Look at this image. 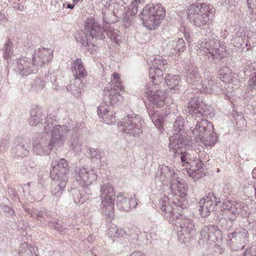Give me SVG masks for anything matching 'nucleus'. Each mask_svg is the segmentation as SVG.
Instances as JSON below:
<instances>
[{"instance_id": "de8ad7c7", "label": "nucleus", "mask_w": 256, "mask_h": 256, "mask_svg": "<svg viewBox=\"0 0 256 256\" xmlns=\"http://www.w3.org/2000/svg\"><path fill=\"white\" fill-rule=\"evenodd\" d=\"M40 116L38 114H33L31 113L30 118L28 119L30 125L36 126L40 121Z\"/></svg>"}, {"instance_id": "603ef678", "label": "nucleus", "mask_w": 256, "mask_h": 256, "mask_svg": "<svg viewBox=\"0 0 256 256\" xmlns=\"http://www.w3.org/2000/svg\"><path fill=\"white\" fill-rule=\"evenodd\" d=\"M28 244L24 242L20 244L18 251L19 254H22L26 253L28 250Z\"/></svg>"}, {"instance_id": "09e8293b", "label": "nucleus", "mask_w": 256, "mask_h": 256, "mask_svg": "<svg viewBox=\"0 0 256 256\" xmlns=\"http://www.w3.org/2000/svg\"><path fill=\"white\" fill-rule=\"evenodd\" d=\"M89 150L90 154L92 158H95L98 160H100L102 159V156L99 150L94 148H90Z\"/></svg>"}, {"instance_id": "cd10ccee", "label": "nucleus", "mask_w": 256, "mask_h": 256, "mask_svg": "<svg viewBox=\"0 0 256 256\" xmlns=\"http://www.w3.org/2000/svg\"><path fill=\"white\" fill-rule=\"evenodd\" d=\"M214 84L212 79L208 76V78H205L204 80H201L198 84L196 88L202 92L205 93H210L214 90Z\"/></svg>"}, {"instance_id": "864d4df0", "label": "nucleus", "mask_w": 256, "mask_h": 256, "mask_svg": "<svg viewBox=\"0 0 256 256\" xmlns=\"http://www.w3.org/2000/svg\"><path fill=\"white\" fill-rule=\"evenodd\" d=\"M50 226V227L53 228H54L56 229L58 231L61 232L62 231V226L58 224L56 222H49Z\"/></svg>"}, {"instance_id": "39448f33", "label": "nucleus", "mask_w": 256, "mask_h": 256, "mask_svg": "<svg viewBox=\"0 0 256 256\" xmlns=\"http://www.w3.org/2000/svg\"><path fill=\"white\" fill-rule=\"evenodd\" d=\"M51 167L50 175L53 181L50 192L54 200L58 201L63 194L68 180V163L64 158H61L58 162H52Z\"/></svg>"}, {"instance_id": "c9c22d12", "label": "nucleus", "mask_w": 256, "mask_h": 256, "mask_svg": "<svg viewBox=\"0 0 256 256\" xmlns=\"http://www.w3.org/2000/svg\"><path fill=\"white\" fill-rule=\"evenodd\" d=\"M186 80L188 82L193 85L196 86L200 81V77L198 73V70L196 68H192L190 69L186 74Z\"/></svg>"}, {"instance_id": "f03ea898", "label": "nucleus", "mask_w": 256, "mask_h": 256, "mask_svg": "<svg viewBox=\"0 0 256 256\" xmlns=\"http://www.w3.org/2000/svg\"><path fill=\"white\" fill-rule=\"evenodd\" d=\"M44 131L46 133L50 132L51 138L46 146L43 142L34 144V152L37 155L47 154L53 148L58 149L63 146L70 130L66 126L56 124V121H52L50 118H47L45 122Z\"/></svg>"}, {"instance_id": "4468645a", "label": "nucleus", "mask_w": 256, "mask_h": 256, "mask_svg": "<svg viewBox=\"0 0 256 256\" xmlns=\"http://www.w3.org/2000/svg\"><path fill=\"white\" fill-rule=\"evenodd\" d=\"M218 202L220 201L213 194L209 193L208 195L202 198L198 202L199 210L202 216L206 217L210 215Z\"/></svg>"}, {"instance_id": "f257e3e1", "label": "nucleus", "mask_w": 256, "mask_h": 256, "mask_svg": "<svg viewBox=\"0 0 256 256\" xmlns=\"http://www.w3.org/2000/svg\"><path fill=\"white\" fill-rule=\"evenodd\" d=\"M187 108L190 114L200 118L192 131L196 140L206 146L214 145L218 138L214 131L213 124L204 118L214 116L213 108L202 102L200 103L196 98H194L189 102Z\"/></svg>"}, {"instance_id": "a19ab883", "label": "nucleus", "mask_w": 256, "mask_h": 256, "mask_svg": "<svg viewBox=\"0 0 256 256\" xmlns=\"http://www.w3.org/2000/svg\"><path fill=\"white\" fill-rule=\"evenodd\" d=\"M232 235L233 236V237L243 240L244 242L248 241V234L244 228H240L237 232L232 233Z\"/></svg>"}, {"instance_id": "4be33fe9", "label": "nucleus", "mask_w": 256, "mask_h": 256, "mask_svg": "<svg viewBox=\"0 0 256 256\" xmlns=\"http://www.w3.org/2000/svg\"><path fill=\"white\" fill-rule=\"evenodd\" d=\"M71 193L73 196L74 202L76 204H82L90 199L91 191L86 186H84L80 189H72Z\"/></svg>"}, {"instance_id": "a211bd4d", "label": "nucleus", "mask_w": 256, "mask_h": 256, "mask_svg": "<svg viewBox=\"0 0 256 256\" xmlns=\"http://www.w3.org/2000/svg\"><path fill=\"white\" fill-rule=\"evenodd\" d=\"M112 106L102 102L97 110L98 114L100 120L104 123L110 124L116 122L115 112L112 110Z\"/></svg>"}, {"instance_id": "9d476101", "label": "nucleus", "mask_w": 256, "mask_h": 256, "mask_svg": "<svg viewBox=\"0 0 256 256\" xmlns=\"http://www.w3.org/2000/svg\"><path fill=\"white\" fill-rule=\"evenodd\" d=\"M119 130L127 134L136 136L142 132V118L135 114H128L118 124Z\"/></svg>"}, {"instance_id": "6ab92c4d", "label": "nucleus", "mask_w": 256, "mask_h": 256, "mask_svg": "<svg viewBox=\"0 0 256 256\" xmlns=\"http://www.w3.org/2000/svg\"><path fill=\"white\" fill-rule=\"evenodd\" d=\"M116 205L120 211L129 212L138 205L137 200L132 198L127 197L124 193H118L116 196Z\"/></svg>"}, {"instance_id": "4c0bfd02", "label": "nucleus", "mask_w": 256, "mask_h": 256, "mask_svg": "<svg viewBox=\"0 0 256 256\" xmlns=\"http://www.w3.org/2000/svg\"><path fill=\"white\" fill-rule=\"evenodd\" d=\"M137 4V0H134L131 2L130 5L129 6L128 10L126 12V16L124 18L125 22H130L132 20V17L134 16L138 12V8L136 6Z\"/></svg>"}, {"instance_id": "0e129e2a", "label": "nucleus", "mask_w": 256, "mask_h": 256, "mask_svg": "<svg viewBox=\"0 0 256 256\" xmlns=\"http://www.w3.org/2000/svg\"><path fill=\"white\" fill-rule=\"evenodd\" d=\"M206 137H207L208 140H212V138H210V133H208V134L207 136H206Z\"/></svg>"}, {"instance_id": "f3484780", "label": "nucleus", "mask_w": 256, "mask_h": 256, "mask_svg": "<svg viewBox=\"0 0 256 256\" xmlns=\"http://www.w3.org/2000/svg\"><path fill=\"white\" fill-rule=\"evenodd\" d=\"M52 50L50 48L36 49L33 54L32 62L38 66V68L40 66L48 64L52 60Z\"/></svg>"}, {"instance_id": "7c9ffc66", "label": "nucleus", "mask_w": 256, "mask_h": 256, "mask_svg": "<svg viewBox=\"0 0 256 256\" xmlns=\"http://www.w3.org/2000/svg\"><path fill=\"white\" fill-rule=\"evenodd\" d=\"M150 78L152 79V80L146 84L144 88V92L147 98L152 94L156 90H158L159 84L163 80H158V78Z\"/></svg>"}, {"instance_id": "6e6d98bb", "label": "nucleus", "mask_w": 256, "mask_h": 256, "mask_svg": "<svg viewBox=\"0 0 256 256\" xmlns=\"http://www.w3.org/2000/svg\"><path fill=\"white\" fill-rule=\"evenodd\" d=\"M13 8L15 11L22 12L24 10V6L21 3L15 4L13 6Z\"/></svg>"}, {"instance_id": "052dcab7", "label": "nucleus", "mask_w": 256, "mask_h": 256, "mask_svg": "<svg viewBox=\"0 0 256 256\" xmlns=\"http://www.w3.org/2000/svg\"><path fill=\"white\" fill-rule=\"evenodd\" d=\"M6 20L5 15L2 13H0V24L4 22Z\"/></svg>"}, {"instance_id": "e433bc0d", "label": "nucleus", "mask_w": 256, "mask_h": 256, "mask_svg": "<svg viewBox=\"0 0 256 256\" xmlns=\"http://www.w3.org/2000/svg\"><path fill=\"white\" fill-rule=\"evenodd\" d=\"M221 79L224 82L227 83L226 88H229L230 84L237 86L240 82L238 75L235 74H225Z\"/></svg>"}, {"instance_id": "37998d69", "label": "nucleus", "mask_w": 256, "mask_h": 256, "mask_svg": "<svg viewBox=\"0 0 256 256\" xmlns=\"http://www.w3.org/2000/svg\"><path fill=\"white\" fill-rule=\"evenodd\" d=\"M70 146L74 152L79 154L81 152V144L78 138H75L70 142Z\"/></svg>"}, {"instance_id": "8fccbe9b", "label": "nucleus", "mask_w": 256, "mask_h": 256, "mask_svg": "<svg viewBox=\"0 0 256 256\" xmlns=\"http://www.w3.org/2000/svg\"><path fill=\"white\" fill-rule=\"evenodd\" d=\"M248 6L250 13H256V0H247Z\"/></svg>"}, {"instance_id": "680f3d73", "label": "nucleus", "mask_w": 256, "mask_h": 256, "mask_svg": "<svg viewBox=\"0 0 256 256\" xmlns=\"http://www.w3.org/2000/svg\"><path fill=\"white\" fill-rule=\"evenodd\" d=\"M75 4H68L67 5V6H66V7H67V8H68L72 9V8H74V5H75Z\"/></svg>"}, {"instance_id": "412c9836", "label": "nucleus", "mask_w": 256, "mask_h": 256, "mask_svg": "<svg viewBox=\"0 0 256 256\" xmlns=\"http://www.w3.org/2000/svg\"><path fill=\"white\" fill-rule=\"evenodd\" d=\"M185 42L182 38L169 40L165 46L164 50L169 54H178L184 50Z\"/></svg>"}, {"instance_id": "4d7b16f0", "label": "nucleus", "mask_w": 256, "mask_h": 256, "mask_svg": "<svg viewBox=\"0 0 256 256\" xmlns=\"http://www.w3.org/2000/svg\"><path fill=\"white\" fill-rule=\"evenodd\" d=\"M124 232L122 229L116 228V234L114 236V238H120L124 236Z\"/></svg>"}, {"instance_id": "c756f323", "label": "nucleus", "mask_w": 256, "mask_h": 256, "mask_svg": "<svg viewBox=\"0 0 256 256\" xmlns=\"http://www.w3.org/2000/svg\"><path fill=\"white\" fill-rule=\"evenodd\" d=\"M17 46L18 43L14 40H9L4 44L3 48L4 58L8 62L11 58L13 54L14 49L16 50Z\"/></svg>"}, {"instance_id": "3c124183", "label": "nucleus", "mask_w": 256, "mask_h": 256, "mask_svg": "<svg viewBox=\"0 0 256 256\" xmlns=\"http://www.w3.org/2000/svg\"><path fill=\"white\" fill-rule=\"evenodd\" d=\"M221 207L222 210H225L232 208L234 207H236V206L232 202V201L228 200H225L223 201Z\"/></svg>"}, {"instance_id": "473e14b6", "label": "nucleus", "mask_w": 256, "mask_h": 256, "mask_svg": "<svg viewBox=\"0 0 256 256\" xmlns=\"http://www.w3.org/2000/svg\"><path fill=\"white\" fill-rule=\"evenodd\" d=\"M148 114L154 126L160 130L164 122V115L160 111L154 110L148 111Z\"/></svg>"}, {"instance_id": "5701e85b", "label": "nucleus", "mask_w": 256, "mask_h": 256, "mask_svg": "<svg viewBox=\"0 0 256 256\" xmlns=\"http://www.w3.org/2000/svg\"><path fill=\"white\" fill-rule=\"evenodd\" d=\"M101 200H114L116 194L114 186L110 183L103 184L100 187Z\"/></svg>"}, {"instance_id": "dca6fc26", "label": "nucleus", "mask_w": 256, "mask_h": 256, "mask_svg": "<svg viewBox=\"0 0 256 256\" xmlns=\"http://www.w3.org/2000/svg\"><path fill=\"white\" fill-rule=\"evenodd\" d=\"M84 29L92 39L104 38V28L94 18H88L85 22Z\"/></svg>"}, {"instance_id": "1a4fd4ad", "label": "nucleus", "mask_w": 256, "mask_h": 256, "mask_svg": "<svg viewBox=\"0 0 256 256\" xmlns=\"http://www.w3.org/2000/svg\"><path fill=\"white\" fill-rule=\"evenodd\" d=\"M196 50L212 60H220L224 58L226 54L224 42L214 38L198 42Z\"/></svg>"}, {"instance_id": "f8f14e48", "label": "nucleus", "mask_w": 256, "mask_h": 256, "mask_svg": "<svg viewBox=\"0 0 256 256\" xmlns=\"http://www.w3.org/2000/svg\"><path fill=\"white\" fill-rule=\"evenodd\" d=\"M14 70L17 74L21 76H28L38 72V66L32 60H28L27 58L16 60L14 64Z\"/></svg>"}, {"instance_id": "69168bd1", "label": "nucleus", "mask_w": 256, "mask_h": 256, "mask_svg": "<svg viewBox=\"0 0 256 256\" xmlns=\"http://www.w3.org/2000/svg\"><path fill=\"white\" fill-rule=\"evenodd\" d=\"M88 241H91V240H92V236H90L88 238Z\"/></svg>"}, {"instance_id": "58836bf2", "label": "nucleus", "mask_w": 256, "mask_h": 256, "mask_svg": "<svg viewBox=\"0 0 256 256\" xmlns=\"http://www.w3.org/2000/svg\"><path fill=\"white\" fill-rule=\"evenodd\" d=\"M76 38L78 42L81 44L84 47L89 46L91 43L90 40H92L91 38H89L88 34L86 32H84L82 31L78 32V34L76 36Z\"/></svg>"}, {"instance_id": "393cba45", "label": "nucleus", "mask_w": 256, "mask_h": 256, "mask_svg": "<svg viewBox=\"0 0 256 256\" xmlns=\"http://www.w3.org/2000/svg\"><path fill=\"white\" fill-rule=\"evenodd\" d=\"M180 78L178 76L168 74L164 78L166 85L168 86L171 93L178 92L180 86L179 84Z\"/></svg>"}, {"instance_id": "bb28decb", "label": "nucleus", "mask_w": 256, "mask_h": 256, "mask_svg": "<svg viewBox=\"0 0 256 256\" xmlns=\"http://www.w3.org/2000/svg\"><path fill=\"white\" fill-rule=\"evenodd\" d=\"M148 98L154 105L158 107H162L165 104L166 94L160 90H156Z\"/></svg>"}, {"instance_id": "338daca9", "label": "nucleus", "mask_w": 256, "mask_h": 256, "mask_svg": "<svg viewBox=\"0 0 256 256\" xmlns=\"http://www.w3.org/2000/svg\"><path fill=\"white\" fill-rule=\"evenodd\" d=\"M254 191H255V197L256 198V188H254Z\"/></svg>"}, {"instance_id": "e2e57ef3", "label": "nucleus", "mask_w": 256, "mask_h": 256, "mask_svg": "<svg viewBox=\"0 0 256 256\" xmlns=\"http://www.w3.org/2000/svg\"><path fill=\"white\" fill-rule=\"evenodd\" d=\"M80 0H72V2L74 4H77Z\"/></svg>"}, {"instance_id": "f704fd0d", "label": "nucleus", "mask_w": 256, "mask_h": 256, "mask_svg": "<svg viewBox=\"0 0 256 256\" xmlns=\"http://www.w3.org/2000/svg\"><path fill=\"white\" fill-rule=\"evenodd\" d=\"M110 88L118 89V90L122 92L124 88L122 83L120 75L116 72H114L111 76L110 81L109 82Z\"/></svg>"}, {"instance_id": "423d86ee", "label": "nucleus", "mask_w": 256, "mask_h": 256, "mask_svg": "<svg viewBox=\"0 0 256 256\" xmlns=\"http://www.w3.org/2000/svg\"><path fill=\"white\" fill-rule=\"evenodd\" d=\"M156 178L162 183L170 182V188L172 194L180 197L178 201L181 202L186 196V185L178 177V174L172 168L168 166L162 165L157 173Z\"/></svg>"}, {"instance_id": "7ed1b4c3", "label": "nucleus", "mask_w": 256, "mask_h": 256, "mask_svg": "<svg viewBox=\"0 0 256 256\" xmlns=\"http://www.w3.org/2000/svg\"><path fill=\"white\" fill-rule=\"evenodd\" d=\"M158 207L166 218L176 228L180 235L186 234L192 236L196 234L195 224L190 218L180 215L169 204V199L166 195H161L158 200Z\"/></svg>"}, {"instance_id": "ea45409f", "label": "nucleus", "mask_w": 256, "mask_h": 256, "mask_svg": "<svg viewBox=\"0 0 256 256\" xmlns=\"http://www.w3.org/2000/svg\"><path fill=\"white\" fill-rule=\"evenodd\" d=\"M28 152L29 148L26 144H19L16 147L15 153L18 158H22L24 156H26Z\"/></svg>"}, {"instance_id": "2f4dec72", "label": "nucleus", "mask_w": 256, "mask_h": 256, "mask_svg": "<svg viewBox=\"0 0 256 256\" xmlns=\"http://www.w3.org/2000/svg\"><path fill=\"white\" fill-rule=\"evenodd\" d=\"M84 88V84L80 79L75 78L74 84L68 86L66 89L76 97H79Z\"/></svg>"}, {"instance_id": "9b49d317", "label": "nucleus", "mask_w": 256, "mask_h": 256, "mask_svg": "<svg viewBox=\"0 0 256 256\" xmlns=\"http://www.w3.org/2000/svg\"><path fill=\"white\" fill-rule=\"evenodd\" d=\"M200 238L204 242L214 244L216 247H220L222 244V232L214 225L204 226L200 232Z\"/></svg>"}, {"instance_id": "6e6552de", "label": "nucleus", "mask_w": 256, "mask_h": 256, "mask_svg": "<svg viewBox=\"0 0 256 256\" xmlns=\"http://www.w3.org/2000/svg\"><path fill=\"white\" fill-rule=\"evenodd\" d=\"M165 16L164 7L158 3L146 5L140 12V18L147 30H154L160 25Z\"/></svg>"}, {"instance_id": "2eb2a0df", "label": "nucleus", "mask_w": 256, "mask_h": 256, "mask_svg": "<svg viewBox=\"0 0 256 256\" xmlns=\"http://www.w3.org/2000/svg\"><path fill=\"white\" fill-rule=\"evenodd\" d=\"M167 60L164 59L160 56L156 57L152 60V66L149 70L150 78H158L160 80L163 79L162 75L164 71L167 68Z\"/></svg>"}, {"instance_id": "c85d7f7f", "label": "nucleus", "mask_w": 256, "mask_h": 256, "mask_svg": "<svg viewBox=\"0 0 256 256\" xmlns=\"http://www.w3.org/2000/svg\"><path fill=\"white\" fill-rule=\"evenodd\" d=\"M72 68L75 78L80 80L86 76L87 72L80 58H76L73 62Z\"/></svg>"}, {"instance_id": "a18cd8bd", "label": "nucleus", "mask_w": 256, "mask_h": 256, "mask_svg": "<svg viewBox=\"0 0 256 256\" xmlns=\"http://www.w3.org/2000/svg\"><path fill=\"white\" fill-rule=\"evenodd\" d=\"M243 256H256V244L246 248Z\"/></svg>"}, {"instance_id": "b1692460", "label": "nucleus", "mask_w": 256, "mask_h": 256, "mask_svg": "<svg viewBox=\"0 0 256 256\" xmlns=\"http://www.w3.org/2000/svg\"><path fill=\"white\" fill-rule=\"evenodd\" d=\"M184 128V119L182 117H178L174 121V124L173 130H172V134L173 136H172L170 138L172 139V140H176L178 138L180 140V142L182 140V138H187L184 134H180L181 132L183 130Z\"/></svg>"}, {"instance_id": "c03bdc74", "label": "nucleus", "mask_w": 256, "mask_h": 256, "mask_svg": "<svg viewBox=\"0 0 256 256\" xmlns=\"http://www.w3.org/2000/svg\"><path fill=\"white\" fill-rule=\"evenodd\" d=\"M248 88L249 90H256V72H254L248 82Z\"/></svg>"}, {"instance_id": "a878e982", "label": "nucleus", "mask_w": 256, "mask_h": 256, "mask_svg": "<svg viewBox=\"0 0 256 256\" xmlns=\"http://www.w3.org/2000/svg\"><path fill=\"white\" fill-rule=\"evenodd\" d=\"M100 212L106 216L112 218L114 216V201L101 200Z\"/></svg>"}, {"instance_id": "0eeeda50", "label": "nucleus", "mask_w": 256, "mask_h": 256, "mask_svg": "<svg viewBox=\"0 0 256 256\" xmlns=\"http://www.w3.org/2000/svg\"><path fill=\"white\" fill-rule=\"evenodd\" d=\"M214 12L212 6L204 3L194 2L188 8V18L193 25L201 27L212 22Z\"/></svg>"}, {"instance_id": "ddd939ff", "label": "nucleus", "mask_w": 256, "mask_h": 256, "mask_svg": "<svg viewBox=\"0 0 256 256\" xmlns=\"http://www.w3.org/2000/svg\"><path fill=\"white\" fill-rule=\"evenodd\" d=\"M74 172L76 180L86 186L92 184L98 178L97 174L92 168L76 166Z\"/></svg>"}, {"instance_id": "49530a36", "label": "nucleus", "mask_w": 256, "mask_h": 256, "mask_svg": "<svg viewBox=\"0 0 256 256\" xmlns=\"http://www.w3.org/2000/svg\"><path fill=\"white\" fill-rule=\"evenodd\" d=\"M29 212L32 216L36 218L38 220H40V218L43 217L44 214V209L42 208H41L40 210L34 209L31 210Z\"/></svg>"}, {"instance_id": "5fc2aeb1", "label": "nucleus", "mask_w": 256, "mask_h": 256, "mask_svg": "<svg viewBox=\"0 0 256 256\" xmlns=\"http://www.w3.org/2000/svg\"><path fill=\"white\" fill-rule=\"evenodd\" d=\"M116 226H114L109 228L107 230V234L109 237L114 238L116 234Z\"/></svg>"}, {"instance_id": "aec40b11", "label": "nucleus", "mask_w": 256, "mask_h": 256, "mask_svg": "<svg viewBox=\"0 0 256 256\" xmlns=\"http://www.w3.org/2000/svg\"><path fill=\"white\" fill-rule=\"evenodd\" d=\"M124 4L122 0H108L104 6L102 14L104 16L109 14L116 15L118 13L123 14L126 10Z\"/></svg>"}, {"instance_id": "79ce46f5", "label": "nucleus", "mask_w": 256, "mask_h": 256, "mask_svg": "<svg viewBox=\"0 0 256 256\" xmlns=\"http://www.w3.org/2000/svg\"><path fill=\"white\" fill-rule=\"evenodd\" d=\"M224 214L226 216V219L230 221H234L236 220L238 214L237 208L236 207H234L228 210H225Z\"/></svg>"}, {"instance_id": "20e7f679", "label": "nucleus", "mask_w": 256, "mask_h": 256, "mask_svg": "<svg viewBox=\"0 0 256 256\" xmlns=\"http://www.w3.org/2000/svg\"><path fill=\"white\" fill-rule=\"evenodd\" d=\"M182 138V140L180 142L178 138L176 140H170L168 144L170 151L174 153V158L178 157L180 159V164L186 168L184 170V174L193 176L194 173L202 168L203 162L201 160L202 155H206L204 153L199 154L198 158L192 157L191 154L188 152L183 151V148L185 147L188 143L187 138Z\"/></svg>"}, {"instance_id": "13d9d810", "label": "nucleus", "mask_w": 256, "mask_h": 256, "mask_svg": "<svg viewBox=\"0 0 256 256\" xmlns=\"http://www.w3.org/2000/svg\"><path fill=\"white\" fill-rule=\"evenodd\" d=\"M250 104L253 108L254 112L256 114V97L251 99L250 102Z\"/></svg>"}, {"instance_id": "bf43d9fd", "label": "nucleus", "mask_w": 256, "mask_h": 256, "mask_svg": "<svg viewBox=\"0 0 256 256\" xmlns=\"http://www.w3.org/2000/svg\"><path fill=\"white\" fill-rule=\"evenodd\" d=\"M130 256H146L144 253L141 252H134L132 253Z\"/></svg>"}, {"instance_id": "72a5a7b5", "label": "nucleus", "mask_w": 256, "mask_h": 256, "mask_svg": "<svg viewBox=\"0 0 256 256\" xmlns=\"http://www.w3.org/2000/svg\"><path fill=\"white\" fill-rule=\"evenodd\" d=\"M118 89L112 88L110 90L108 88L104 89V91L108 93L110 100L112 104H114L123 100L122 96L118 92Z\"/></svg>"}]
</instances>
